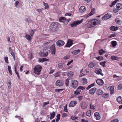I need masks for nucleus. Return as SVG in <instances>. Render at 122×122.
Wrapping results in <instances>:
<instances>
[{"instance_id": "obj_41", "label": "nucleus", "mask_w": 122, "mask_h": 122, "mask_svg": "<svg viewBox=\"0 0 122 122\" xmlns=\"http://www.w3.org/2000/svg\"><path fill=\"white\" fill-rule=\"evenodd\" d=\"M74 74V73L73 72L70 71L67 73V75L68 76H73Z\"/></svg>"}, {"instance_id": "obj_27", "label": "nucleus", "mask_w": 122, "mask_h": 122, "mask_svg": "<svg viewBox=\"0 0 122 122\" xmlns=\"http://www.w3.org/2000/svg\"><path fill=\"white\" fill-rule=\"evenodd\" d=\"M111 59L112 60H115L117 61H118L119 59H120L119 57L114 56H111Z\"/></svg>"}, {"instance_id": "obj_56", "label": "nucleus", "mask_w": 122, "mask_h": 122, "mask_svg": "<svg viewBox=\"0 0 122 122\" xmlns=\"http://www.w3.org/2000/svg\"><path fill=\"white\" fill-rule=\"evenodd\" d=\"M12 55V56L13 58V59L14 61H15V54L14 52L10 53Z\"/></svg>"}, {"instance_id": "obj_15", "label": "nucleus", "mask_w": 122, "mask_h": 122, "mask_svg": "<svg viewBox=\"0 0 122 122\" xmlns=\"http://www.w3.org/2000/svg\"><path fill=\"white\" fill-rule=\"evenodd\" d=\"M96 82L97 84L100 86H102L104 84V82L102 79H98L96 81Z\"/></svg>"}, {"instance_id": "obj_36", "label": "nucleus", "mask_w": 122, "mask_h": 122, "mask_svg": "<svg viewBox=\"0 0 122 122\" xmlns=\"http://www.w3.org/2000/svg\"><path fill=\"white\" fill-rule=\"evenodd\" d=\"M60 114H57L56 116V117H57V118L56 119V122H58V121L60 120Z\"/></svg>"}, {"instance_id": "obj_17", "label": "nucleus", "mask_w": 122, "mask_h": 122, "mask_svg": "<svg viewBox=\"0 0 122 122\" xmlns=\"http://www.w3.org/2000/svg\"><path fill=\"white\" fill-rule=\"evenodd\" d=\"M102 70L101 69H96L95 71V72L97 74H101L102 76H103V74L102 73Z\"/></svg>"}, {"instance_id": "obj_1", "label": "nucleus", "mask_w": 122, "mask_h": 122, "mask_svg": "<svg viewBox=\"0 0 122 122\" xmlns=\"http://www.w3.org/2000/svg\"><path fill=\"white\" fill-rule=\"evenodd\" d=\"M101 23L100 20L98 19H92L89 21L87 25V27L88 28H91L96 25L99 24Z\"/></svg>"}, {"instance_id": "obj_30", "label": "nucleus", "mask_w": 122, "mask_h": 122, "mask_svg": "<svg viewBox=\"0 0 122 122\" xmlns=\"http://www.w3.org/2000/svg\"><path fill=\"white\" fill-rule=\"evenodd\" d=\"M64 64L63 63H59L58 64V68L62 69L63 66Z\"/></svg>"}, {"instance_id": "obj_37", "label": "nucleus", "mask_w": 122, "mask_h": 122, "mask_svg": "<svg viewBox=\"0 0 122 122\" xmlns=\"http://www.w3.org/2000/svg\"><path fill=\"white\" fill-rule=\"evenodd\" d=\"M44 5L45 6V9H47L49 8V6L48 5V4L45 2H43Z\"/></svg>"}, {"instance_id": "obj_11", "label": "nucleus", "mask_w": 122, "mask_h": 122, "mask_svg": "<svg viewBox=\"0 0 122 122\" xmlns=\"http://www.w3.org/2000/svg\"><path fill=\"white\" fill-rule=\"evenodd\" d=\"M63 84L62 81L59 80H57L56 82V85L58 86H63Z\"/></svg>"}, {"instance_id": "obj_46", "label": "nucleus", "mask_w": 122, "mask_h": 122, "mask_svg": "<svg viewBox=\"0 0 122 122\" xmlns=\"http://www.w3.org/2000/svg\"><path fill=\"white\" fill-rule=\"evenodd\" d=\"M70 57V56L69 55H66L63 58L65 60H66L69 59Z\"/></svg>"}, {"instance_id": "obj_12", "label": "nucleus", "mask_w": 122, "mask_h": 122, "mask_svg": "<svg viewBox=\"0 0 122 122\" xmlns=\"http://www.w3.org/2000/svg\"><path fill=\"white\" fill-rule=\"evenodd\" d=\"M51 53L52 54H54L56 52V49L55 46L53 45L51 46L50 48Z\"/></svg>"}, {"instance_id": "obj_39", "label": "nucleus", "mask_w": 122, "mask_h": 122, "mask_svg": "<svg viewBox=\"0 0 122 122\" xmlns=\"http://www.w3.org/2000/svg\"><path fill=\"white\" fill-rule=\"evenodd\" d=\"M91 114V110L88 111L86 112V115L87 116L90 117Z\"/></svg>"}, {"instance_id": "obj_2", "label": "nucleus", "mask_w": 122, "mask_h": 122, "mask_svg": "<svg viewBox=\"0 0 122 122\" xmlns=\"http://www.w3.org/2000/svg\"><path fill=\"white\" fill-rule=\"evenodd\" d=\"M60 24L57 22H54L52 23L50 25V27L51 30H55L58 27H59L60 26Z\"/></svg>"}, {"instance_id": "obj_62", "label": "nucleus", "mask_w": 122, "mask_h": 122, "mask_svg": "<svg viewBox=\"0 0 122 122\" xmlns=\"http://www.w3.org/2000/svg\"><path fill=\"white\" fill-rule=\"evenodd\" d=\"M120 10V9H117L115 8L113 9V11L114 13H117L118 12L119 10Z\"/></svg>"}, {"instance_id": "obj_7", "label": "nucleus", "mask_w": 122, "mask_h": 122, "mask_svg": "<svg viewBox=\"0 0 122 122\" xmlns=\"http://www.w3.org/2000/svg\"><path fill=\"white\" fill-rule=\"evenodd\" d=\"M78 82L76 80H72L71 81V86L73 88H75L78 86Z\"/></svg>"}, {"instance_id": "obj_32", "label": "nucleus", "mask_w": 122, "mask_h": 122, "mask_svg": "<svg viewBox=\"0 0 122 122\" xmlns=\"http://www.w3.org/2000/svg\"><path fill=\"white\" fill-rule=\"evenodd\" d=\"M81 92V90L77 88L76 91L74 92V93L75 95H77L79 94Z\"/></svg>"}, {"instance_id": "obj_5", "label": "nucleus", "mask_w": 122, "mask_h": 122, "mask_svg": "<svg viewBox=\"0 0 122 122\" xmlns=\"http://www.w3.org/2000/svg\"><path fill=\"white\" fill-rule=\"evenodd\" d=\"M83 19H82L81 20L75 21L71 24V25L72 27H75L77 25H79L82 22Z\"/></svg>"}, {"instance_id": "obj_57", "label": "nucleus", "mask_w": 122, "mask_h": 122, "mask_svg": "<svg viewBox=\"0 0 122 122\" xmlns=\"http://www.w3.org/2000/svg\"><path fill=\"white\" fill-rule=\"evenodd\" d=\"M77 88L78 89L80 90V89H81L82 90H83L85 88L81 86H79Z\"/></svg>"}, {"instance_id": "obj_60", "label": "nucleus", "mask_w": 122, "mask_h": 122, "mask_svg": "<svg viewBox=\"0 0 122 122\" xmlns=\"http://www.w3.org/2000/svg\"><path fill=\"white\" fill-rule=\"evenodd\" d=\"M64 111L65 112H68L67 109V105H66L64 107Z\"/></svg>"}, {"instance_id": "obj_54", "label": "nucleus", "mask_w": 122, "mask_h": 122, "mask_svg": "<svg viewBox=\"0 0 122 122\" xmlns=\"http://www.w3.org/2000/svg\"><path fill=\"white\" fill-rule=\"evenodd\" d=\"M112 16V15L111 14L107 13V20L111 18Z\"/></svg>"}, {"instance_id": "obj_64", "label": "nucleus", "mask_w": 122, "mask_h": 122, "mask_svg": "<svg viewBox=\"0 0 122 122\" xmlns=\"http://www.w3.org/2000/svg\"><path fill=\"white\" fill-rule=\"evenodd\" d=\"M88 121L87 120H85V119H82L81 120V122H88Z\"/></svg>"}, {"instance_id": "obj_50", "label": "nucleus", "mask_w": 122, "mask_h": 122, "mask_svg": "<svg viewBox=\"0 0 122 122\" xmlns=\"http://www.w3.org/2000/svg\"><path fill=\"white\" fill-rule=\"evenodd\" d=\"M90 108L91 109L94 110L95 109V106L92 104L90 105Z\"/></svg>"}, {"instance_id": "obj_52", "label": "nucleus", "mask_w": 122, "mask_h": 122, "mask_svg": "<svg viewBox=\"0 0 122 122\" xmlns=\"http://www.w3.org/2000/svg\"><path fill=\"white\" fill-rule=\"evenodd\" d=\"M4 59L5 62L7 63H9L8 57L7 56L5 57Z\"/></svg>"}, {"instance_id": "obj_40", "label": "nucleus", "mask_w": 122, "mask_h": 122, "mask_svg": "<svg viewBox=\"0 0 122 122\" xmlns=\"http://www.w3.org/2000/svg\"><path fill=\"white\" fill-rule=\"evenodd\" d=\"M11 82L10 81H9L8 82L7 86L10 89L11 87Z\"/></svg>"}, {"instance_id": "obj_53", "label": "nucleus", "mask_w": 122, "mask_h": 122, "mask_svg": "<svg viewBox=\"0 0 122 122\" xmlns=\"http://www.w3.org/2000/svg\"><path fill=\"white\" fill-rule=\"evenodd\" d=\"M64 90V89H56L55 91L56 92H59L61 91H62Z\"/></svg>"}, {"instance_id": "obj_59", "label": "nucleus", "mask_w": 122, "mask_h": 122, "mask_svg": "<svg viewBox=\"0 0 122 122\" xmlns=\"http://www.w3.org/2000/svg\"><path fill=\"white\" fill-rule=\"evenodd\" d=\"M119 120L117 119H115L112 120L110 122H118Z\"/></svg>"}, {"instance_id": "obj_14", "label": "nucleus", "mask_w": 122, "mask_h": 122, "mask_svg": "<svg viewBox=\"0 0 122 122\" xmlns=\"http://www.w3.org/2000/svg\"><path fill=\"white\" fill-rule=\"evenodd\" d=\"M77 103V102L76 101H72L69 104V107H73Z\"/></svg>"}, {"instance_id": "obj_42", "label": "nucleus", "mask_w": 122, "mask_h": 122, "mask_svg": "<svg viewBox=\"0 0 122 122\" xmlns=\"http://www.w3.org/2000/svg\"><path fill=\"white\" fill-rule=\"evenodd\" d=\"M99 53L100 55H102L103 53L105 52V51L104 50L101 49V50L99 51Z\"/></svg>"}, {"instance_id": "obj_6", "label": "nucleus", "mask_w": 122, "mask_h": 122, "mask_svg": "<svg viewBox=\"0 0 122 122\" xmlns=\"http://www.w3.org/2000/svg\"><path fill=\"white\" fill-rule=\"evenodd\" d=\"M48 49L49 47L47 46L44 48L43 50V57H46L47 56L48 53L50 52L49 50Z\"/></svg>"}, {"instance_id": "obj_63", "label": "nucleus", "mask_w": 122, "mask_h": 122, "mask_svg": "<svg viewBox=\"0 0 122 122\" xmlns=\"http://www.w3.org/2000/svg\"><path fill=\"white\" fill-rule=\"evenodd\" d=\"M73 61V60H71V61L68 62L66 65L69 66Z\"/></svg>"}, {"instance_id": "obj_45", "label": "nucleus", "mask_w": 122, "mask_h": 122, "mask_svg": "<svg viewBox=\"0 0 122 122\" xmlns=\"http://www.w3.org/2000/svg\"><path fill=\"white\" fill-rule=\"evenodd\" d=\"M35 33V31H29V33L30 35L31 36H32Z\"/></svg>"}, {"instance_id": "obj_3", "label": "nucleus", "mask_w": 122, "mask_h": 122, "mask_svg": "<svg viewBox=\"0 0 122 122\" xmlns=\"http://www.w3.org/2000/svg\"><path fill=\"white\" fill-rule=\"evenodd\" d=\"M42 68L41 66L38 65L35 66L34 68V72L35 74L39 75Z\"/></svg>"}, {"instance_id": "obj_48", "label": "nucleus", "mask_w": 122, "mask_h": 122, "mask_svg": "<svg viewBox=\"0 0 122 122\" xmlns=\"http://www.w3.org/2000/svg\"><path fill=\"white\" fill-rule=\"evenodd\" d=\"M102 19L103 20H107V14H105L102 17Z\"/></svg>"}, {"instance_id": "obj_19", "label": "nucleus", "mask_w": 122, "mask_h": 122, "mask_svg": "<svg viewBox=\"0 0 122 122\" xmlns=\"http://www.w3.org/2000/svg\"><path fill=\"white\" fill-rule=\"evenodd\" d=\"M118 28L117 26H115L112 25L110 28V29L111 30H117L118 29Z\"/></svg>"}, {"instance_id": "obj_26", "label": "nucleus", "mask_w": 122, "mask_h": 122, "mask_svg": "<svg viewBox=\"0 0 122 122\" xmlns=\"http://www.w3.org/2000/svg\"><path fill=\"white\" fill-rule=\"evenodd\" d=\"M117 102L120 104H122V97L121 96H119L117 99Z\"/></svg>"}, {"instance_id": "obj_23", "label": "nucleus", "mask_w": 122, "mask_h": 122, "mask_svg": "<svg viewBox=\"0 0 122 122\" xmlns=\"http://www.w3.org/2000/svg\"><path fill=\"white\" fill-rule=\"evenodd\" d=\"M115 21L117 24L119 25H121L122 23V20H120L119 19V18L116 19L115 20Z\"/></svg>"}, {"instance_id": "obj_20", "label": "nucleus", "mask_w": 122, "mask_h": 122, "mask_svg": "<svg viewBox=\"0 0 122 122\" xmlns=\"http://www.w3.org/2000/svg\"><path fill=\"white\" fill-rule=\"evenodd\" d=\"M86 10L85 7L84 6H81L79 9V11L81 12H83Z\"/></svg>"}, {"instance_id": "obj_24", "label": "nucleus", "mask_w": 122, "mask_h": 122, "mask_svg": "<svg viewBox=\"0 0 122 122\" xmlns=\"http://www.w3.org/2000/svg\"><path fill=\"white\" fill-rule=\"evenodd\" d=\"M116 8L117 9H122V4L121 3H117L116 6Z\"/></svg>"}, {"instance_id": "obj_29", "label": "nucleus", "mask_w": 122, "mask_h": 122, "mask_svg": "<svg viewBox=\"0 0 122 122\" xmlns=\"http://www.w3.org/2000/svg\"><path fill=\"white\" fill-rule=\"evenodd\" d=\"M103 93V91L100 89H98L97 92V94L99 95H102Z\"/></svg>"}, {"instance_id": "obj_34", "label": "nucleus", "mask_w": 122, "mask_h": 122, "mask_svg": "<svg viewBox=\"0 0 122 122\" xmlns=\"http://www.w3.org/2000/svg\"><path fill=\"white\" fill-rule=\"evenodd\" d=\"M49 59H47L46 58H43L40 59L39 61L40 62H43L45 61H48Z\"/></svg>"}, {"instance_id": "obj_31", "label": "nucleus", "mask_w": 122, "mask_h": 122, "mask_svg": "<svg viewBox=\"0 0 122 122\" xmlns=\"http://www.w3.org/2000/svg\"><path fill=\"white\" fill-rule=\"evenodd\" d=\"M95 66V64L93 63H91L89 64L88 67L90 68H92Z\"/></svg>"}, {"instance_id": "obj_51", "label": "nucleus", "mask_w": 122, "mask_h": 122, "mask_svg": "<svg viewBox=\"0 0 122 122\" xmlns=\"http://www.w3.org/2000/svg\"><path fill=\"white\" fill-rule=\"evenodd\" d=\"M60 72H57L56 74H55V77H58L60 75Z\"/></svg>"}, {"instance_id": "obj_38", "label": "nucleus", "mask_w": 122, "mask_h": 122, "mask_svg": "<svg viewBox=\"0 0 122 122\" xmlns=\"http://www.w3.org/2000/svg\"><path fill=\"white\" fill-rule=\"evenodd\" d=\"M106 62V61H105L104 62H101L100 63V65L102 66L103 67H104L106 66H105V63Z\"/></svg>"}, {"instance_id": "obj_8", "label": "nucleus", "mask_w": 122, "mask_h": 122, "mask_svg": "<svg viewBox=\"0 0 122 122\" xmlns=\"http://www.w3.org/2000/svg\"><path fill=\"white\" fill-rule=\"evenodd\" d=\"M81 108L83 109H86L88 106L86 102L83 101L81 102Z\"/></svg>"}, {"instance_id": "obj_18", "label": "nucleus", "mask_w": 122, "mask_h": 122, "mask_svg": "<svg viewBox=\"0 0 122 122\" xmlns=\"http://www.w3.org/2000/svg\"><path fill=\"white\" fill-rule=\"evenodd\" d=\"M95 9L93 8L91 10V12L90 13L87 15V17H88L89 16H91L94 14L95 12Z\"/></svg>"}, {"instance_id": "obj_55", "label": "nucleus", "mask_w": 122, "mask_h": 122, "mask_svg": "<svg viewBox=\"0 0 122 122\" xmlns=\"http://www.w3.org/2000/svg\"><path fill=\"white\" fill-rule=\"evenodd\" d=\"M122 88V84H120L118 86V90H121Z\"/></svg>"}, {"instance_id": "obj_47", "label": "nucleus", "mask_w": 122, "mask_h": 122, "mask_svg": "<svg viewBox=\"0 0 122 122\" xmlns=\"http://www.w3.org/2000/svg\"><path fill=\"white\" fill-rule=\"evenodd\" d=\"M117 35V34H115V33H114L113 34H112L111 35L109 36H108V38H111L112 37H114L116 36V35Z\"/></svg>"}, {"instance_id": "obj_49", "label": "nucleus", "mask_w": 122, "mask_h": 122, "mask_svg": "<svg viewBox=\"0 0 122 122\" xmlns=\"http://www.w3.org/2000/svg\"><path fill=\"white\" fill-rule=\"evenodd\" d=\"M69 80V79H67L65 80V84L67 86H68Z\"/></svg>"}, {"instance_id": "obj_44", "label": "nucleus", "mask_w": 122, "mask_h": 122, "mask_svg": "<svg viewBox=\"0 0 122 122\" xmlns=\"http://www.w3.org/2000/svg\"><path fill=\"white\" fill-rule=\"evenodd\" d=\"M97 60L100 61L102 60L103 59V57L102 56H99L98 57H97L96 58Z\"/></svg>"}, {"instance_id": "obj_9", "label": "nucleus", "mask_w": 122, "mask_h": 122, "mask_svg": "<svg viewBox=\"0 0 122 122\" xmlns=\"http://www.w3.org/2000/svg\"><path fill=\"white\" fill-rule=\"evenodd\" d=\"M73 41L70 39H68L66 44L65 45L66 47H70L73 44Z\"/></svg>"}, {"instance_id": "obj_43", "label": "nucleus", "mask_w": 122, "mask_h": 122, "mask_svg": "<svg viewBox=\"0 0 122 122\" xmlns=\"http://www.w3.org/2000/svg\"><path fill=\"white\" fill-rule=\"evenodd\" d=\"M17 66L15 65L14 66V71L16 75L18 74H19L17 72V69H16Z\"/></svg>"}, {"instance_id": "obj_58", "label": "nucleus", "mask_w": 122, "mask_h": 122, "mask_svg": "<svg viewBox=\"0 0 122 122\" xmlns=\"http://www.w3.org/2000/svg\"><path fill=\"white\" fill-rule=\"evenodd\" d=\"M78 117H76L75 116H71V119L72 120H74L77 119Z\"/></svg>"}, {"instance_id": "obj_22", "label": "nucleus", "mask_w": 122, "mask_h": 122, "mask_svg": "<svg viewBox=\"0 0 122 122\" xmlns=\"http://www.w3.org/2000/svg\"><path fill=\"white\" fill-rule=\"evenodd\" d=\"M114 87L113 86H111L110 87V94L112 95L114 92Z\"/></svg>"}, {"instance_id": "obj_4", "label": "nucleus", "mask_w": 122, "mask_h": 122, "mask_svg": "<svg viewBox=\"0 0 122 122\" xmlns=\"http://www.w3.org/2000/svg\"><path fill=\"white\" fill-rule=\"evenodd\" d=\"M70 19H67L64 17H61L59 19V21L60 22H62L65 25H66L68 22L71 20Z\"/></svg>"}, {"instance_id": "obj_10", "label": "nucleus", "mask_w": 122, "mask_h": 122, "mask_svg": "<svg viewBox=\"0 0 122 122\" xmlns=\"http://www.w3.org/2000/svg\"><path fill=\"white\" fill-rule=\"evenodd\" d=\"M57 45L61 47L63 46L65 44L64 41L62 40H59L56 42Z\"/></svg>"}, {"instance_id": "obj_13", "label": "nucleus", "mask_w": 122, "mask_h": 122, "mask_svg": "<svg viewBox=\"0 0 122 122\" xmlns=\"http://www.w3.org/2000/svg\"><path fill=\"white\" fill-rule=\"evenodd\" d=\"M94 116L96 119L97 120H99L100 119L101 117L99 113L98 112H95L94 114Z\"/></svg>"}, {"instance_id": "obj_16", "label": "nucleus", "mask_w": 122, "mask_h": 122, "mask_svg": "<svg viewBox=\"0 0 122 122\" xmlns=\"http://www.w3.org/2000/svg\"><path fill=\"white\" fill-rule=\"evenodd\" d=\"M97 88L95 87H94L91 88L89 90V94L93 95L94 94L95 91L96 90Z\"/></svg>"}, {"instance_id": "obj_61", "label": "nucleus", "mask_w": 122, "mask_h": 122, "mask_svg": "<svg viewBox=\"0 0 122 122\" xmlns=\"http://www.w3.org/2000/svg\"><path fill=\"white\" fill-rule=\"evenodd\" d=\"M49 103V102H44L43 104V107H45L46 105L48 104Z\"/></svg>"}, {"instance_id": "obj_35", "label": "nucleus", "mask_w": 122, "mask_h": 122, "mask_svg": "<svg viewBox=\"0 0 122 122\" xmlns=\"http://www.w3.org/2000/svg\"><path fill=\"white\" fill-rule=\"evenodd\" d=\"M83 84H86L87 83V80L85 78H83L82 79Z\"/></svg>"}, {"instance_id": "obj_21", "label": "nucleus", "mask_w": 122, "mask_h": 122, "mask_svg": "<svg viewBox=\"0 0 122 122\" xmlns=\"http://www.w3.org/2000/svg\"><path fill=\"white\" fill-rule=\"evenodd\" d=\"M55 112H52L50 113V115L51 116L50 118V120H51L54 117L55 115Z\"/></svg>"}, {"instance_id": "obj_33", "label": "nucleus", "mask_w": 122, "mask_h": 122, "mask_svg": "<svg viewBox=\"0 0 122 122\" xmlns=\"http://www.w3.org/2000/svg\"><path fill=\"white\" fill-rule=\"evenodd\" d=\"M111 43L112 46L114 47H115L117 45V42L116 41H112Z\"/></svg>"}, {"instance_id": "obj_28", "label": "nucleus", "mask_w": 122, "mask_h": 122, "mask_svg": "<svg viewBox=\"0 0 122 122\" xmlns=\"http://www.w3.org/2000/svg\"><path fill=\"white\" fill-rule=\"evenodd\" d=\"M25 38L28 40L29 42H30L31 41V38L29 35H26L25 36Z\"/></svg>"}, {"instance_id": "obj_25", "label": "nucleus", "mask_w": 122, "mask_h": 122, "mask_svg": "<svg viewBox=\"0 0 122 122\" xmlns=\"http://www.w3.org/2000/svg\"><path fill=\"white\" fill-rule=\"evenodd\" d=\"M80 50L79 49L75 50L72 52V54L73 55H76L80 52Z\"/></svg>"}]
</instances>
